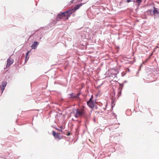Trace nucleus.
Listing matches in <instances>:
<instances>
[{"label":"nucleus","mask_w":159,"mask_h":159,"mask_svg":"<svg viewBox=\"0 0 159 159\" xmlns=\"http://www.w3.org/2000/svg\"><path fill=\"white\" fill-rule=\"evenodd\" d=\"M93 98V96L92 95L89 100L87 102V104L91 108H93L94 107V102L92 100Z\"/></svg>","instance_id":"7ed1b4c3"},{"label":"nucleus","mask_w":159,"mask_h":159,"mask_svg":"<svg viewBox=\"0 0 159 159\" xmlns=\"http://www.w3.org/2000/svg\"><path fill=\"white\" fill-rule=\"evenodd\" d=\"M13 62V60L12 59L10 58L7 60V63L6 65V67H8L11 65Z\"/></svg>","instance_id":"39448f33"},{"label":"nucleus","mask_w":159,"mask_h":159,"mask_svg":"<svg viewBox=\"0 0 159 159\" xmlns=\"http://www.w3.org/2000/svg\"><path fill=\"white\" fill-rule=\"evenodd\" d=\"M121 91H120V92H119L118 93V96H120V94H121Z\"/></svg>","instance_id":"4468645a"},{"label":"nucleus","mask_w":159,"mask_h":159,"mask_svg":"<svg viewBox=\"0 0 159 159\" xmlns=\"http://www.w3.org/2000/svg\"><path fill=\"white\" fill-rule=\"evenodd\" d=\"M83 5L82 3H80L79 4L76 5L73 9L70 10H72V13L73 11H75L79 9L80 7Z\"/></svg>","instance_id":"0eeeda50"},{"label":"nucleus","mask_w":159,"mask_h":159,"mask_svg":"<svg viewBox=\"0 0 159 159\" xmlns=\"http://www.w3.org/2000/svg\"><path fill=\"white\" fill-rule=\"evenodd\" d=\"M52 134L54 137L56 139H61V138L60 137V134L59 133H56V132L53 130L52 131Z\"/></svg>","instance_id":"423d86ee"},{"label":"nucleus","mask_w":159,"mask_h":159,"mask_svg":"<svg viewBox=\"0 0 159 159\" xmlns=\"http://www.w3.org/2000/svg\"><path fill=\"white\" fill-rule=\"evenodd\" d=\"M142 1V0H136L135 2L138 4V5H139ZM133 2H135L134 1Z\"/></svg>","instance_id":"9d476101"},{"label":"nucleus","mask_w":159,"mask_h":159,"mask_svg":"<svg viewBox=\"0 0 159 159\" xmlns=\"http://www.w3.org/2000/svg\"><path fill=\"white\" fill-rule=\"evenodd\" d=\"M70 134V133H68V134H67V135L68 136Z\"/></svg>","instance_id":"2eb2a0df"},{"label":"nucleus","mask_w":159,"mask_h":159,"mask_svg":"<svg viewBox=\"0 0 159 159\" xmlns=\"http://www.w3.org/2000/svg\"><path fill=\"white\" fill-rule=\"evenodd\" d=\"M86 113L84 107L82 108L77 109L75 114V117L77 118H81L82 117H85L86 116Z\"/></svg>","instance_id":"f03ea898"},{"label":"nucleus","mask_w":159,"mask_h":159,"mask_svg":"<svg viewBox=\"0 0 159 159\" xmlns=\"http://www.w3.org/2000/svg\"><path fill=\"white\" fill-rule=\"evenodd\" d=\"M30 52V51H28L26 53V58L27 57V56H28V55L29 54V53Z\"/></svg>","instance_id":"f8f14e48"},{"label":"nucleus","mask_w":159,"mask_h":159,"mask_svg":"<svg viewBox=\"0 0 159 159\" xmlns=\"http://www.w3.org/2000/svg\"><path fill=\"white\" fill-rule=\"evenodd\" d=\"M79 93H78L77 95H75L73 93H72L70 95V96L69 97V98H77L79 97Z\"/></svg>","instance_id":"6e6552de"},{"label":"nucleus","mask_w":159,"mask_h":159,"mask_svg":"<svg viewBox=\"0 0 159 159\" xmlns=\"http://www.w3.org/2000/svg\"><path fill=\"white\" fill-rule=\"evenodd\" d=\"M72 14V10H69L64 12H61L58 14L57 16V20H59L61 19H63L64 20H68Z\"/></svg>","instance_id":"f257e3e1"},{"label":"nucleus","mask_w":159,"mask_h":159,"mask_svg":"<svg viewBox=\"0 0 159 159\" xmlns=\"http://www.w3.org/2000/svg\"><path fill=\"white\" fill-rule=\"evenodd\" d=\"M55 129L59 131L62 132V129H63V127L62 126L60 127V129H58L57 128H55Z\"/></svg>","instance_id":"9b49d317"},{"label":"nucleus","mask_w":159,"mask_h":159,"mask_svg":"<svg viewBox=\"0 0 159 159\" xmlns=\"http://www.w3.org/2000/svg\"><path fill=\"white\" fill-rule=\"evenodd\" d=\"M156 48H158L157 46L156 47Z\"/></svg>","instance_id":"dca6fc26"},{"label":"nucleus","mask_w":159,"mask_h":159,"mask_svg":"<svg viewBox=\"0 0 159 159\" xmlns=\"http://www.w3.org/2000/svg\"><path fill=\"white\" fill-rule=\"evenodd\" d=\"M126 1L128 3H129L131 1H132L130 0H126Z\"/></svg>","instance_id":"ddd939ff"},{"label":"nucleus","mask_w":159,"mask_h":159,"mask_svg":"<svg viewBox=\"0 0 159 159\" xmlns=\"http://www.w3.org/2000/svg\"><path fill=\"white\" fill-rule=\"evenodd\" d=\"M38 43L37 42H35L34 44L32 45L31 48L32 49H35L36 47V46L38 45Z\"/></svg>","instance_id":"1a4fd4ad"},{"label":"nucleus","mask_w":159,"mask_h":159,"mask_svg":"<svg viewBox=\"0 0 159 159\" xmlns=\"http://www.w3.org/2000/svg\"><path fill=\"white\" fill-rule=\"evenodd\" d=\"M1 84L2 85L0 86V88L2 91V93L5 89L7 83L6 81H3L2 82Z\"/></svg>","instance_id":"20e7f679"}]
</instances>
